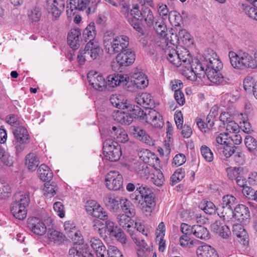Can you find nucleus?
Wrapping results in <instances>:
<instances>
[{"mask_svg":"<svg viewBox=\"0 0 257 257\" xmlns=\"http://www.w3.org/2000/svg\"><path fill=\"white\" fill-rule=\"evenodd\" d=\"M242 9L249 17L257 20V9L255 8L251 5L243 4L242 5Z\"/></svg>","mask_w":257,"mask_h":257,"instance_id":"nucleus-52","label":"nucleus"},{"mask_svg":"<svg viewBox=\"0 0 257 257\" xmlns=\"http://www.w3.org/2000/svg\"><path fill=\"white\" fill-rule=\"evenodd\" d=\"M103 149L106 159L111 162L118 161L122 154L120 145L111 139L106 140L103 142Z\"/></svg>","mask_w":257,"mask_h":257,"instance_id":"nucleus-4","label":"nucleus"},{"mask_svg":"<svg viewBox=\"0 0 257 257\" xmlns=\"http://www.w3.org/2000/svg\"><path fill=\"white\" fill-rule=\"evenodd\" d=\"M70 257H93L91 252L83 248L81 245H74L69 251Z\"/></svg>","mask_w":257,"mask_h":257,"instance_id":"nucleus-30","label":"nucleus"},{"mask_svg":"<svg viewBox=\"0 0 257 257\" xmlns=\"http://www.w3.org/2000/svg\"><path fill=\"white\" fill-rule=\"evenodd\" d=\"M123 177L118 171H110L106 176L105 183L106 188L109 190H119L123 185Z\"/></svg>","mask_w":257,"mask_h":257,"instance_id":"nucleus-7","label":"nucleus"},{"mask_svg":"<svg viewBox=\"0 0 257 257\" xmlns=\"http://www.w3.org/2000/svg\"><path fill=\"white\" fill-rule=\"evenodd\" d=\"M11 211L14 216L19 220H23L27 216V207H21L17 204H12Z\"/></svg>","mask_w":257,"mask_h":257,"instance_id":"nucleus-37","label":"nucleus"},{"mask_svg":"<svg viewBox=\"0 0 257 257\" xmlns=\"http://www.w3.org/2000/svg\"><path fill=\"white\" fill-rule=\"evenodd\" d=\"M255 83L252 77L250 76L245 77L243 81L244 89L246 91H253Z\"/></svg>","mask_w":257,"mask_h":257,"instance_id":"nucleus-64","label":"nucleus"},{"mask_svg":"<svg viewBox=\"0 0 257 257\" xmlns=\"http://www.w3.org/2000/svg\"><path fill=\"white\" fill-rule=\"evenodd\" d=\"M180 41L185 45H190L192 43L190 34L185 29H182L178 33Z\"/></svg>","mask_w":257,"mask_h":257,"instance_id":"nucleus-56","label":"nucleus"},{"mask_svg":"<svg viewBox=\"0 0 257 257\" xmlns=\"http://www.w3.org/2000/svg\"><path fill=\"white\" fill-rule=\"evenodd\" d=\"M127 232L129 233L132 239L139 247L145 250L147 248V244L145 241L140 237V233L145 236H148L149 231L145 228L144 225L140 223L136 222L135 227L132 226L131 229H128Z\"/></svg>","mask_w":257,"mask_h":257,"instance_id":"nucleus-5","label":"nucleus"},{"mask_svg":"<svg viewBox=\"0 0 257 257\" xmlns=\"http://www.w3.org/2000/svg\"><path fill=\"white\" fill-rule=\"evenodd\" d=\"M73 240L74 245H81L83 243V238L82 236L81 232L77 230V229L70 234L68 236Z\"/></svg>","mask_w":257,"mask_h":257,"instance_id":"nucleus-58","label":"nucleus"},{"mask_svg":"<svg viewBox=\"0 0 257 257\" xmlns=\"http://www.w3.org/2000/svg\"><path fill=\"white\" fill-rule=\"evenodd\" d=\"M129 38L125 35L113 37L112 33L107 32L103 37V45L107 54L112 55L126 50L129 45Z\"/></svg>","mask_w":257,"mask_h":257,"instance_id":"nucleus-1","label":"nucleus"},{"mask_svg":"<svg viewBox=\"0 0 257 257\" xmlns=\"http://www.w3.org/2000/svg\"><path fill=\"white\" fill-rule=\"evenodd\" d=\"M11 191L9 183L0 177V198L4 199L9 197Z\"/></svg>","mask_w":257,"mask_h":257,"instance_id":"nucleus-47","label":"nucleus"},{"mask_svg":"<svg viewBox=\"0 0 257 257\" xmlns=\"http://www.w3.org/2000/svg\"><path fill=\"white\" fill-rule=\"evenodd\" d=\"M80 35L81 32L78 29H71L68 33L67 41L71 48L76 49L79 47Z\"/></svg>","mask_w":257,"mask_h":257,"instance_id":"nucleus-27","label":"nucleus"},{"mask_svg":"<svg viewBox=\"0 0 257 257\" xmlns=\"http://www.w3.org/2000/svg\"><path fill=\"white\" fill-rule=\"evenodd\" d=\"M110 101L113 106L120 109H125L127 106L126 103L123 102V97L120 95H112Z\"/></svg>","mask_w":257,"mask_h":257,"instance_id":"nucleus-43","label":"nucleus"},{"mask_svg":"<svg viewBox=\"0 0 257 257\" xmlns=\"http://www.w3.org/2000/svg\"><path fill=\"white\" fill-rule=\"evenodd\" d=\"M94 229L96 230L100 235V236L105 239L107 238L109 234L107 232V229L104 224L100 220H97L93 225Z\"/></svg>","mask_w":257,"mask_h":257,"instance_id":"nucleus-50","label":"nucleus"},{"mask_svg":"<svg viewBox=\"0 0 257 257\" xmlns=\"http://www.w3.org/2000/svg\"><path fill=\"white\" fill-rule=\"evenodd\" d=\"M204 63L206 66V72L220 70L223 67V64L217 54L211 50H208L204 54Z\"/></svg>","mask_w":257,"mask_h":257,"instance_id":"nucleus-8","label":"nucleus"},{"mask_svg":"<svg viewBox=\"0 0 257 257\" xmlns=\"http://www.w3.org/2000/svg\"><path fill=\"white\" fill-rule=\"evenodd\" d=\"M244 169L241 167H229L226 169L228 177L231 179H236L240 175H243Z\"/></svg>","mask_w":257,"mask_h":257,"instance_id":"nucleus-49","label":"nucleus"},{"mask_svg":"<svg viewBox=\"0 0 257 257\" xmlns=\"http://www.w3.org/2000/svg\"><path fill=\"white\" fill-rule=\"evenodd\" d=\"M131 133L138 140L149 146L154 145V140L147 134L146 131L139 126H131L130 127Z\"/></svg>","mask_w":257,"mask_h":257,"instance_id":"nucleus-14","label":"nucleus"},{"mask_svg":"<svg viewBox=\"0 0 257 257\" xmlns=\"http://www.w3.org/2000/svg\"><path fill=\"white\" fill-rule=\"evenodd\" d=\"M232 159L235 164L238 165H243L246 161V157L243 152L237 149L232 156Z\"/></svg>","mask_w":257,"mask_h":257,"instance_id":"nucleus-51","label":"nucleus"},{"mask_svg":"<svg viewBox=\"0 0 257 257\" xmlns=\"http://www.w3.org/2000/svg\"><path fill=\"white\" fill-rule=\"evenodd\" d=\"M142 16L147 26L151 27L154 25L155 18L150 9L146 7L142 8Z\"/></svg>","mask_w":257,"mask_h":257,"instance_id":"nucleus-45","label":"nucleus"},{"mask_svg":"<svg viewBox=\"0 0 257 257\" xmlns=\"http://www.w3.org/2000/svg\"><path fill=\"white\" fill-rule=\"evenodd\" d=\"M190 61H188L184 64L183 67L184 69L183 70V74L188 79L191 81H196L199 76L195 72L194 70L191 69L190 65Z\"/></svg>","mask_w":257,"mask_h":257,"instance_id":"nucleus-44","label":"nucleus"},{"mask_svg":"<svg viewBox=\"0 0 257 257\" xmlns=\"http://www.w3.org/2000/svg\"><path fill=\"white\" fill-rule=\"evenodd\" d=\"M201 208L204 210L205 213L210 215L215 213L216 211L217 213L218 211L220 213L221 210L220 208H216L214 203L211 201L204 202L201 205Z\"/></svg>","mask_w":257,"mask_h":257,"instance_id":"nucleus-48","label":"nucleus"},{"mask_svg":"<svg viewBox=\"0 0 257 257\" xmlns=\"http://www.w3.org/2000/svg\"><path fill=\"white\" fill-rule=\"evenodd\" d=\"M96 33L94 23L87 26L83 32V38L85 42L94 40Z\"/></svg>","mask_w":257,"mask_h":257,"instance_id":"nucleus-42","label":"nucleus"},{"mask_svg":"<svg viewBox=\"0 0 257 257\" xmlns=\"http://www.w3.org/2000/svg\"><path fill=\"white\" fill-rule=\"evenodd\" d=\"M115 59L119 67L128 66L134 63L136 54L131 49L128 48L117 54Z\"/></svg>","mask_w":257,"mask_h":257,"instance_id":"nucleus-11","label":"nucleus"},{"mask_svg":"<svg viewBox=\"0 0 257 257\" xmlns=\"http://www.w3.org/2000/svg\"><path fill=\"white\" fill-rule=\"evenodd\" d=\"M140 194H144L142 205L155 206L156 203L152 190L146 185H142L138 188Z\"/></svg>","mask_w":257,"mask_h":257,"instance_id":"nucleus-21","label":"nucleus"},{"mask_svg":"<svg viewBox=\"0 0 257 257\" xmlns=\"http://www.w3.org/2000/svg\"><path fill=\"white\" fill-rule=\"evenodd\" d=\"M233 233L238 238V241L246 245L248 243V236L246 231L240 224L233 225Z\"/></svg>","mask_w":257,"mask_h":257,"instance_id":"nucleus-26","label":"nucleus"},{"mask_svg":"<svg viewBox=\"0 0 257 257\" xmlns=\"http://www.w3.org/2000/svg\"><path fill=\"white\" fill-rule=\"evenodd\" d=\"M228 57L231 65L234 69L239 70L252 69L254 61L252 60V56L249 53L245 52L236 53L230 51L228 53Z\"/></svg>","mask_w":257,"mask_h":257,"instance_id":"nucleus-2","label":"nucleus"},{"mask_svg":"<svg viewBox=\"0 0 257 257\" xmlns=\"http://www.w3.org/2000/svg\"><path fill=\"white\" fill-rule=\"evenodd\" d=\"M122 197L112 194H107L103 198V201L107 208L111 212H116L119 209Z\"/></svg>","mask_w":257,"mask_h":257,"instance_id":"nucleus-16","label":"nucleus"},{"mask_svg":"<svg viewBox=\"0 0 257 257\" xmlns=\"http://www.w3.org/2000/svg\"><path fill=\"white\" fill-rule=\"evenodd\" d=\"M191 69L194 70L195 72L199 76V78L204 77L206 74V69L203 67L202 64L197 59H192L190 61V65Z\"/></svg>","mask_w":257,"mask_h":257,"instance_id":"nucleus-40","label":"nucleus"},{"mask_svg":"<svg viewBox=\"0 0 257 257\" xmlns=\"http://www.w3.org/2000/svg\"><path fill=\"white\" fill-rule=\"evenodd\" d=\"M111 134L114 139L118 142L124 143L128 140L126 132L120 126H113L111 130Z\"/></svg>","mask_w":257,"mask_h":257,"instance_id":"nucleus-28","label":"nucleus"},{"mask_svg":"<svg viewBox=\"0 0 257 257\" xmlns=\"http://www.w3.org/2000/svg\"><path fill=\"white\" fill-rule=\"evenodd\" d=\"M25 164L28 169L32 171H35L40 164V160L37 155L34 153H30L25 158Z\"/></svg>","mask_w":257,"mask_h":257,"instance_id":"nucleus-33","label":"nucleus"},{"mask_svg":"<svg viewBox=\"0 0 257 257\" xmlns=\"http://www.w3.org/2000/svg\"><path fill=\"white\" fill-rule=\"evenodd\" d=\"M13 134L15 140L25 143H29L30 141V136L28 131L23 126H19L14 130Z\"/></svg>","mask_w":257,"mask_h":257,"instance_id":"nucleus-31","label":"nucleus"},{"mask_svg":"<svg viewBox=\"0 0 257 257\" xmlns=\"http://www.w3.org/2000/svg\"><path fill=\"white\" fill-rule=\"evenodd\" d=\"M169 37L163 36H159V38L157 39V45L164 50L165 52L166 49L168 47L171 46L169 42Z\"/></svg>","mask_w":257,"mask_h":257,"instance_id":"nucleus-63","label":"nucleus"},{"mask_svg":"<svg viewBox=\"0 0 257 257\" xmlns=\"http://www.w3.org/2000/svg\"><path fill=\"white\" fill-rule=\"evenodd\" d=\"M12 204H17L21 207H27L30 203V198L28 193L24 192H17L13 198Z\"/></svg>","mask_w":257,"mask_h":257,"instance_id":"nucleus-32","label":"nucleus"},{"mask_svg":"<svg viewBox=\"0 0 257 257\" xmlns=\"http://www.w3.org/2000/svg\"><path fill=\"white\" fill-rule=\"evenodd\" d=\"M143 120L148 124L156 128H161L164 125V121L161 114L151 108L146 109Z\"/></svg>","mask_w":257,"mask_h":257,"instance_id":"nucleus-10","label":"nucleus"},{"mask_svg":"<svg viewBox=\"0 0 257 257\" xmlns=\"http://www.w3.org/2000/svg\"><path fill=\"white\" fill-rule=\"evenodd\" d=\"M125 109H128L129 114L133 118L144 119L145 112H144L139 106H133L132 105L127 106Z\"/></svg>","mask_w":257,"mask_h":257,"instance_id":"nucleus-41","label":"nucleus"},{"mask_svg":"<svg viewBox=\"0 0 257 257\" xmlns=\"http://www.w3.org/2000/svg\"><path fill=\"white\" fill-rule=\"evenodd\" d=\"M236 203V199L232 195H226L222 197L220 208V213L218 212V215L224 220L229 221L230 214L232 213V206Z\"/></svg>","mask_w":257,"mask_h":257,"instance_id":"nucleus-6","label":"nucleus"},{"mask_svg":"<svg viewBox=\"0 0 257 257\" xmlns=\"http://www.w3.org/2000/svg\"><path fill=\"white\" fill-rule=\"evenodd\" d=\"M40 179L43 181H50L53 178V174L50 168L45 164H42L38 170Z\"/></svg>","mask_w":257,"mask_h":257,"instance_id":"nucleus-35","label":"nucleus"},{"mask_svg":"<svg viewBox=\"0 0 257 257\" xmlns=\"http://www.w3.org/2000/svg\"><path fill=\"white\" fill-rule=\"evenodd\" d=\"M196 254L197 257H218L215 249L207 244L199 246L196 250Z\"/></svg>","mask_w":257,"mask_h":257,"instance_id":"nucleus-29","label":"nucleus"},{"mask_svg":"<svg viewBox=\"0 0 257 257\" xmlns=\"http://www.w3.org/2000/svg\"><path fill=\"white\" fill-rule=\"evenodd\" d=\"M152 182L157 186H161L165 181L163 173L160 170H156L152 177Z\"/></svg>","mask_w":257,"mask_h":257,"instance_id":"nucleus-54","label":"nucleus"},{"mask_svg":"<svg viewBox=\"0 0 257 257\" xmlns=\"http://www.w3.org/2000/svg\"><path fill=\"white\" fill-rule=\"evenodd\" d=\"M192 234L196 237L206 239L209 238V231L207 229L201 225L195 224L192 226Z\"/></svg>","mask_w":257,"mask_h":257,"instance_id":"nucleus-34","label":"nucleus"},{"mask_svg":"<svg viewBox=\"0 0 257 257\" xmlns=\"http://www.w3.org/2000/svg\"><path fill=\"white\" fill-rule=\"evenodd\" d=\"M249 216V212L248 208L243 204H239L235 208L234 211L232 210L229 221L235 218L237 220L242 222Z\"/></svg>","mask_w":257,"mask_h":257,"instance_id":"nucleus-22","label":"nucleus"},{"mask_svg":"<svg viewBox=\"0 0 257 257\" xmlns=\"http://www.w3.org/2000/svg\"><path fill=\"white\" fill-rule=\"evenodd\" d=\"M47 6L49 12L57 18L64 9L65 0H47Z\"/></svg>","mask_w":257,"mask_h":257,"instance_id":"nucleus-17","label":"nucleus"},{"mask_svg":"<svg viewBox=\"0 0 257 257\" xmlns=\"http://www.w3.org/2000/svg\"><path fill=\"white\" fill-rule=\"evenodd\" d=\"M224 220H216L211 224L212 230L223 238L227 239L231 235V231L227 225L224 224Z\"/></svg>","mask_w":257,"mask_h":257,"instance_id":"nucleus-18","label":"nucleus"},{"mask_svg":"<svg viewBox=\"0 0 257 257\" xmlns=\"http://www.w3.org/2000/svg\"><path fill=\"white\" fill-rule=\"evenodd\" d=\"M165 54L168 61L176 67L183 66L191 59L189 51L184 48L176 50L171 46L166 49Z\"/></svg>","mask_w":257,"mask_h":257,"instance_id":"nucleus-3","label":"nucleus"},{"mask_svg":"<svg viewBox=\"0 0 257 257\" xmlns=\"http://www.w3.org/2000/svg\"><path fill=\"white\" fill-rule=\"evenodd\" d=\"M85 208L87 213L94 217L101 220H106L108 218L107 214L103 210V208L94 201L87 202Z\"/></svg>","mask_w":257,"mask_h":257,"instance_id":"nucleus-12","label":"nucleus"},{"mask_svg":"<svg viewBox=\"0 0 257 257\" xmlns=\"http://www.w3.org/2000/svg\"><path fill=\"white\" fill-rule=\"evenodd\" d=\"M134 216H128V214H119L117 217L118 222L120 226L124 229H131L133 226L134 221L132 218Z\"/></svg>","mask_w":257,"mask_h":257,"instance_id":"nucleus-38","label":"nucleus"},{"mask_svg":"<svg viewBox=\"0 0 257 257\" xmlns=\"http://www.w3.org/2000/svg\"><path fill=\"white\" fill-rule=\"evenodd\" d=\"M236 149L237 148L235 146L226 144L222 147V151L218 152L222 153L226 158H228L232 157Z\"/></svg>","mask_w":257,"mask_h":257,"instance_id":"nucleus-53","label":"nucleus"},{"mask_svg":"<svg viewBox=\"0 0 257 257\" xmlns=\"http://www.w3.org/2000/svg\"><path fill=\"white\" fill-rule=\"evenodd\" d=\"M57 191L56 187L50 184L49 183H46L44 184L43 188V194L44 195L48 197H51L53 196Z\"/></svg>","mask_w":257,"mask_h":257,"instance_id":"nucleus-60","label":"nucleus"},{"mask_svg":"<svg viewBox=\"0 0 257 257\" xmlns=\"http://www.w3.org/2000/svg\"><path fill=\"white\" fill-rule=\"evenodd\" d=\"M220 70H209L206 72L205 75L208 80L216 84H226L230 82V79L227 77H224L220 72Z\"/></svg>","mask_w":257,"mask_h":257,"instance_id":"nucleus-20","label":"nucleus"},{"mask_svg":"<svg viewBox=\"0 0 257 257\" xmlns=\"http://www.w3.org/2000/svg\"><path fill=\"white\" fill-rule=\"evenodd\" d=\"M92 60L89 55V52L84 50H80L77 57V61L79 65H84L86 61H90Z\"/></svg>","mask_w":257,"mask_h":257,"instance_id":"nucleus-55","label":"nucleus"},{"mask_svg":"<svg viewBox=\"0 0 257 257\" xmlns=\"http://www.w3.org/2000/svg\"><path fill=\"white\" fill-rule=\"evenodd\" d=\"M123 109L114 110L112 117L116 121L125 125L130 124L133 121L132 116L129 114L128 109L126 111Z\"/></svg>","mask_w":257,"mask_h":257,"instance_id":"nucleus-23","label":"nucleus"},{"mask_svg":"<svg viewBox=\"0 0 257 257\" xmlns=\"http://www.w3.org/2000/svg\"><path fill=\"white\" fill-rule=\"evenodd\" d=\"M28 225L33 233L39 235L44 234L47 230L46 226L44 222L36 217L29 218Z\"/></svg>","mask_w":257,"mask_h":257,"instance_id":"nucleus-15","label":"nucleus"},{"mask_svg":"<svg viewBox=\"0 0 257 257\" xmlns=\"http://www.w3.org/2000/svg\"><path fill=\"white\" fill-rule=\"evenodd\" d=\"M120 203L121 208L125 214L128 216H135L136 211L132 203L127 198L122 197Z\"/></svg>","mask_w":257,"mask_h":257,"instance_id":"nucleus-39","label":"nucleus"},{"mask_svg":"<svg viewBox=\"0 0 257 257\" xmlns=\"http://www.w3.org/2000/svg\"><path fill=\"white\" fill-rule=\"evenodd\" d=\"M134 84L137 88L142 89L146 87L149 84V80L146 74L141 69L136 68L132 76Z\"/></svg>","mask_w":257,"mask_h":257,"instance_id":"nucleus-19","label":"nucleus"},{"mask_svg":"<svg viewBox=\"0 0 257 257\" xmlns=\"http://www.w3.org/2000/svg\"><path fill=\"white\" fill-rule=\"evenodd\" d=\"M90 84L96 90L103 91L105 89L107 83L104 78L97 72L91 71L87 74Z\"/></svg>","mask_w":257,"mask_h":257,"instance_id":"nucleus-13","label":"nucleus"},{"mask_svg":"<svg viewBox=\"0 0 257 257\" xmlns=\"http://www.w3.org/2000/svg\"><path fill=\"white\" fill-rule=\"evenodd\" d=\"M135 101L139 105L146 108H151L155 106V101L152 96L148 93H142L137 95Z\"/></svg>","mask_w":257,"mask_h":257,"instance_id":"nucleus-24","label":"nucleus"},{"mask_svg":"<svg viewBox=\"0 0 257 257\" xmlns=\"http://www.w3.org/2000/svg\"><path fill=\"white\" fill-rule=\"evenodd\" d=\"M244 143L249 152H253L257 148L256 141L250 136H246L245 137Z\"/></svg>","mask_w":257,"mask_h":257,"instance_id":"nucleus-59","label":"nucleus"},{"mask_svg":"<svg viewBox=\"0 0 257 257\" xmlns=\"http://www.w3.org/2000/svg\"><path fill=\"white\" fill-rule=\"evenodd\" d=\"M227 134L226 133H221L216 138L215 142L213 143L214 149L218 152L222 151V147L226 144L227 140Z\"/></svg>","mask_w":257,"mask_h":257,"instance_id":"nucleus-46","label":"nucleus"},{"mask_svg":"<svg viewBox=\"0 0 257 257\" xmlns=\"http://www.w3.org/2000/svg\"><path fill=\"white\" fill-rule=\"evenodd\" d=\"M67 2V8H69L71 11L86 10L89 11V13L95 9L97 3L96 0H68Z\"/></svg>","mask_w":257,"mask_h":257,"instance_id":"nucleus-9","label":"nucleus"},{"mask_svg":"<svg viewBox=\"0 0 257 257\" xmlns=\"http://www.w3.org/2000/svg\"><path fill=\"white\" fill-rule=\"evenodd\" d=\"M47 236L50 242L58 245L62 243L65 239L62 233L55 230H49Z\"/></svg>","mask_w":257,"mask_h":257,"instance_id":"nucleus-36","label":"nucleus"},{"mask_svg":"<svg viewBox=\"0 0 257 257\" xmlns=\"http://www.w3.org/2000/svg\"><path fill=\"white\" fill-rule=\"evenodd\" d=\"M129 80L127 75L112 74L107 77V84L110 87H114L120 85H125Z\"/></svg>","mask_w":257,"mask_h":257,"instance_id":"nucleus-25","label":"nucleus"},{"mask_svg":"<svg viewBox=\"0 0 257 257\" xmlns=\"http://www.w3.org/2000/svg\"><path fill=\"white\" fill-rule=\"evenodd\" d=\"M200 150L201 155L206 161L211 162L213 160V154L209 147L203 146Z\"/></svg>","mask_w":257,"mask_h":257,"instance_id":"nucleus-57","label":"nucleus"},{"mask_svg":"<svg viewBox=\"0 0 257 257\" xmlns=\"http://www.w3.org/2000/svg\"><path fill=\"white\" fill-rule=\"evenodd\" d=\"M185 176V172L182 168L178 169L171 177L173 184H175L183 179Z\"/></svg>","mask_w":257,"mask_h":257,"instance_id":"nucleus-61","label":"nucleus"},{"mask_svg":"<svg viewBox=\"0 0 257 257\" xmlns=\"http://www.w3.org/2000/svg\"><path fill=\"white\" fill-rule=\"evenodd\" d=\"M105 220V223L104 225L107 229V232H108L109 236L111 237L114 234V233H115V232L118 229V228L115 223L110 219L107 218Z\"/></svg>","mask_w":257,"mask_h":257,"instance_id":"nucleus-62","label":"nucleus"}]
</instances>
